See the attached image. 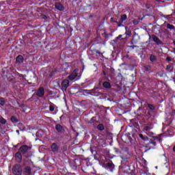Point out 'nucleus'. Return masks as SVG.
I'll return each instance as SVG.
<instances>
[{"label": "nucleus", "mask_w": 175, "mask_h": 175, "mask_svg": "<svg viewBox=\"0 0 175 175\" xmlns=\"http://www.w3.org/2000/svg\"><path fill=\"white\" fill-rule=\"evenodd\" d=\"M139 137L144 142L143 147H144L146 151L155 150V147H157V142L154 141L152 139L148 138V137L144 135L143 134H139Z\"/></svg>", "instance_id": "f257e3e1"}, {"label": "nucleus", "mask_w": 175, "mask_h": 175, "mask_svg": "<svg viewBox=\"0 0 175 175\" xmlns=\"http://www.w3.org/2000/svg\"><path fill=\"white\" fill-rule=\"evenodd\" d=\"M31 150H32V147L27 145H22L18 151L22 153V155H24L26 159L31 158L32 156V153H31Z\"/></svg>", "instance_id": "f03ea898"}, {"label": "nucleus", "mask_w": 175, "mask_h": 175, "mask_svg": "<svg viewBox=\"0 0 175 175\" xmlns=\"http://www.w3.org/2000/svg\"><path fill=\"white\" fill-rule=\"evenodd\" d=\"M77 77V79H76ZM68 80H70V81H73V80H75V79H76V80H80L81 79V74H80L79 75V69L75 68L73 72H72L70 75L68 77Z\"/></svg>", "instance_id": "7ed1b4c3"}, {"label": "nucleus", "mask_w": 175, "mask_h": 175, "mask_svg": "<svg viewBox=\"0 0 175 175\" xmlns=\"http://www.w3.org/2000/svg\"><path fill=\"white\" fill-rule=\"evenodd\" d=\"M12 174L23 175V167L20 164H16L12 167Z\"/></svg>", "instance_id": "20e7f679"}, {"label": "nucleus", "mask_w": 175, "mask_h": 175, "mask_svg": "<svg viewBox=\"0 0 175 175\" xmlns=\"http://www.w3.org/2000/svg\"><path fill=\"white\" fill-rule=\"evenodd\" d=\"M148 115H149L150 117H152L154 114H155V106L152 104L147 103V107H146Z\"/></svg>", "instance_id": "39448f33"}, {"label": "nucleus", "mask_w": 175, "mask_h": 175, "mask_svg": "<svg viewBox=\"0 0 175 175\" xmlns=\"http://www.w3.org/2000/svg\"><path fill=\"white\" fill-rule=\"evenodd\" d=\"M38 96V98H43L44 96V88H43L42 87L38 88V90L36 92V94H33L31 99H33V96Z\"/></svg>", "instance_id": "423d86ee"}, {"label": "nucleus", "mask_w": 175, "mask_h": 175, "mask_svg": "<svg viewBox=\"0 0 175 175\" xmlns=\"http://www.w3.org/2000/svg\"><path fill=\"white\" fill-rule=\"evenodd\" d=\"M55 129L57 132V133H59V135H64L65 133L66 128L60 124H57L55 125Z\"/></svg>", "instance_id": "0eeeda50"}, {"label": "nucleus", "mask_w": 175, "mask_h": 175, "mask_svg": "<svg viewBox=\"0 0 175 175\" xmlns=\"http://www.w3.org/2000/svg\"><path fill=\"white\" fill-rule=\"evenodd\" d=\"M126 20H128V16L126 14H124L120 16V19L119 21V23L118 24V27H125L123 24L124 23H125V21H126Z\"/></svg>", "instance_id": "6e6552de"}, {"label": "nucleus", "mask_w": 175, "mask_h": 175, "mask_svg": "<svg viewBox=\"0 0 175 175\" xmlns=\"http://www.w3.org/2000/svg\"><path fill=\"white\" fill-rule=\"evenodd\" d=\"M70 85V82L68 79H64L62 82V91H66L68 87Z\"/></svg>", "instance_id": "1a4fd4ad"}, {"label": "nucleus", "mask_w": 175, "mask_h": 175, "mask_svg": "<svg viewBox=\"0 0 175 175\" xmlns=\"http://www.w3.org/2000/svg\"><path fill=\"white\" fill-rule=\"evenodd\" d=\"M51 150L54 154H58L59 152V146H58V144L53 143L51 146Z\"/></svg>", "instance_id": "9d476101"}, {"label": "nucleus", "mask_w": 175, "mask_h": 175, "mask_svg": "<svg viewBox=\"0 0 175 175\" xmlns=\"http://www.w3.org/2000/svg\"><path fill=\"white\" fill-rule=\"evenodd\" d=\"M23 175H31L32 174V168L30 166H26L23 167Z\"/></svg>", "instance_id": "9b49d317"}, {"label": "nucleus", "mask_w": 175, "mask_h": 175, "mask_svg": "<svg viewBox=\"0 0 175 175\" xmlns=\"http://www.w3.org/2000/svg\"><path fill=\"white\" fill-rule=\"evenodd\" d=\"M152 39L157 46L163 44V42L161 40H159V38H158V36H157L156 35L152 34Z\"/></svg>", "instance_id": "f8f14e48"}, {"label": "nucleus", "mask_w": 175, "mask_h": 175, "mask_svg": "<svg viewBox=\"0 0 175 175\" xmlns=\"http://www.w3.org/2000/svg\"><path fill=\"white\" fill-rule=\"evenodd\" d=\"M102 90V87L99 86L98 85H95L94 89H92V93L96 95L95 96H99L100 94L98 92V91H100Z\"/></svg>", "instance_id": "ddd939ff"}, {"label": "nucleus", "mask_w": 175, "mask_h": 175, "mask_svg": "<svg viewBox=\"0 0 175 175\" xmlns=\"http://www.w3.org/2000/svg\"><path fill=\"white\" fill-rule=\"evenodd\" d=\"M90 50L91 51V53H92V54H95L96 57L97 58H100V56L102 55V53H100V51H99L98 50H96L94 48H92V46H91L90 48Z\"/></svg>", "instance_id": "4468645a"}, {"label": "nucleus", "mask_w": 175, "mask_h": 175, "mask_svg": "<svg viewBox=\"0 0 175 175\" xmlns=\"http://www.w3.org/2000/svg\"><path fill=\"white\" fill-rule=\"evenodd\" d=\"M15 159L18 163L23 161V154L19 150L15 154Z\"/></svg>", "instance_id": "2eb2a0df"}, {"label": "nucleus", "mask_w": 175, "mask_h": 175, "mask_svg": "<svg viewBox=\"0 0 175 175\" xmlns=\"http://www.w3.org/2000/svg\"><path fill=\"white\" fill-rule=\"evenodd\" d=\"M55 8L59 12H64L65 10V7H64V5H62L61 3H55Z\"/></svg>", "instance_id": "dca6fc26"}, {"label": "nucleus", "mask_w": 175, "mask_h": 175, "mask_svg": "<svg viewBox=\"0 0 175 175\" xmlns=\"http://www.w3.org/2000/svg\"><path fill=\"white\" fill-rule=\"evenodd\" d=\"M121 40H124V38H122V35H119L118 37L116 38L115 40H113L114 44H120L121 43Z\"/></svg>", "instance_id": "f3484780"}, {"label": "nucleus", "mask_w": 175, "mask_h": 175, "mask_svg": "<svg viewBox=\"0 0 175 175\" xmlns=\"http://www.w3.org/2000/svg\"><path fill=\"white\" fill-rule=\"evenodd\" d=\"M106 167L107 169L110 170V172H113V170L114 169V167H116V165H114V163H113V162L111 161L106 163Z\"/></svg>", "instance_id": "a211bd4d"}, {"label": "nucleus", "mask_w": 175, "mask_h": 175, "mask_svg": "<svg viewBox=\"0 0 175 175\" xmlns=\"http://www.w3.org/2000/svg\"><path fill=\"white\" fill-rule=\"evenodd\" d=\"M83 94H84V95H91L92 96H95L98 94H95L94 93L92 92V90H82Z\"/></svg>", "instance_id": "6ab92c4d"}, {"label": "nucleus", "mask_w": 175, "mask_h": 175, "mask_svg": "<svg viewBox=\"0 0 175 175\" xmlns=\"http://www.w3.org/2000/svg\"><path fill=\"white\" fill-rule=\"evenodd\" d=\"M88 122V124H90V125L95 126V125L98 124V122L96 121V117L93 116Z\"/></svg>", "instance_id": "aec40b11"}, {"label": "nucleus", "mask_w": 175, "mask_h": 175, "mask_svg": "<svg viewBox=\"0 0 175 175\" xmlns=\"http://www.w3.org/2000/svg\"><path fill=\"white\" fill-rule=\"evenodd\" d=\"M16 64H23L24 62V57L21 55H18L16 58Z\"/></svg>", "instance_id": "412c9836"}, {"label": "nucleus", "mask_w": 175, "mask_h": 175, "mask_svg": "<svg viewBox=\"0 0 175 175\" xmlns=\"http://www.w3.org/2000/svg\"><path fill=\"white\" fill-rule=\"evenodd\" d=\"M103 87L107 90H110V88H111V83H110V82L105 81L103 83Z\"/></svg>", "instance_id": "4be33fe9"}, {"label": "nucleus", "mask_w": 175, "mask_h": 175, "mask_svg": "<svg viewBox=\"0 0 175 175\" xmlns=\"http://www.w3.org/2000/svg\"><path fill=\"white\" fill-rule=\"evenodd\" d=\"M161 136H162V135L161 134L157 136H153L152 139L154 140V142H155V140H157L159 143H161V142H162V140L161 139Z\"/></svg>", "instance_id": "5701e85b"}, {"label": "nucleus", "mask_w": 175, "mask_h": 175, "mask_svg": "<svg viewBox=\"0 0 175 175\" xmlns=\"http://www.w3.org/2000/svg\"><path fill=\"white\" fill-rule=\"evenodd\" d=\"M151 126H152V124H148L147 126L144 127V132H148V131H151Z\"/></svg>", "instance_id": "b1692460"}, {"label": "nucleus", "mask_w": 175, "mask_h": 175, "mask_svg": "<svg viewBox=\"0 0 175 175\" xmlns=\"http://www.w3.org/2000/svg\"><path fill=\"white\" fill-rule=\"evenodd\" d=\"M150 62H157V56H155L154 55H150Z\"/></svg>", "instance_id": "393cba45"}, {"label": "nucleus", "mask_w": 175, "mask_h": 175, "mask_svg": "<svg viewBox=\"0 0 175 175\" xmlns=\"http://www.w3.org/2000/svg\"><path fill=\"white\" fill-rule=\"evenodd\" d=\"M97 129H98V131H105V125H104L103 124H102V123L98 124L97 125Z\"/></svg>", "instance_id": "a878e982"}, {"label": "nucleus", "mask_w": 175, "mask_h": 175, "mask_svg": "<svg viewBox=\"0 0 175 175\" xmlns=\"http://www.w3.org/2000/svg\"><path fill=\"white\" fill-rule=\"evenodd\" d=\"M11 122L13 124H17V122H18V119H17V118L15 116H12L11 117Z\"/></svg>", "instance_id": "bb28decb"}, {"label": "nucleus", "mask_w": 175, "mask_h": 175, "mask_svg": "<svg viewBox=\"0 0 175 175\" xmlns=\"http://www.w3.org/2000/svg\"><path fill=\"white\" fill-rule=\"evenodd\" d=\"M102 36H103V38H105V39H109V38L113 36V35H112V34H107V33L104 32V33L102 34Z\"/></svg>", "instance_id": "cd10ccee"}, {"label": "nucleus", "mask_w": 175, "mask_h": 175, "mask_svg": "<svg viewBox=\"0 0 175 175\" xmlns=\"http://www.w3.org/2000/svg\"><path fill=\"white\" fill-rule=\"evenodd\" d=\"M145 72H150L151 70V66L150 65H145L144 66Z\"/></svg>", "instance_id": "c85d7f7f"}, {"label": "nucleus", "mask_w": 175, "mask_h": 175, "mask_svg": "<svg viewBox=\"0 0 175 175\" xmlns=\"http://www.w3.org/2000/svg\"><path fill=\"white\" fill-rule=\"evenodd\" d=\"M5 103H6V100L3 97H0V105L5 106Z\"/></svg>", "instance_id": "c756f323"}, {"label": "nucleus", "mask_w": 175, "mask_h": 175, "mask_svg": "<svg viewBox=\"0 0 175 175\" xmlns=\"http://www.w3.org/2000/svg\"><path fill=\"white\" fill-rule=\"evenodd\" d=\"M167 29H170L171 31L172 30V29H174V25H171L170 23H168V24H167Z\"/></svg>", "instance_id": "7c9ffc66"}, {"label": "nucleus", "mask_w": 175, "mask_h": 175, "mask_svg": "<svg viewBox=\"0 0 175 175\" xmlns=\"http://www.w3.org/2000/svg\"><path fill=\"white\" fill-rule=\"evenodd\" d=\"M62 152H66L68 151V145L65 144L62 148Z\"/></svg>", "instance_id": "2f4dec72"}, {"label": "nucleus", "mask_w": 175, "mask_h": 175, "mask_svg": "<svg viewBox=\"0 0 175 175\" xmlns=\"http://www.w3.org/2000/svg\"><path fill=\"white\" fill-rule=\"evenodd\" d=\"M140 20H143V18H139V20L134 19V20L133 21V24L134 25H137V24H139V23H140Z\"/></svg>", "instance_id": "473e14b6"}, {"label": "nucleus", "mask_w": 175, "mask_h": 175, "mask_svg": "<svg viewBox=\"0 0 175 175\" xmlns=\"http://www.w3.org/2000/svg\"><path fill=\"white\" fill-rule=\"evenodd\" d=\"M147 83L148 84H149V85H152V84H154V81L152 80V79L149 78L147 80Z\"/></svg>", "instance_id": "72a5a7b5"}, {"label": "nucleus", "mask_w": 175, "mask_h": 175, "mask_svg": "<svg viewBox=\"0 0 175 175\" xmlns=\"http://www.w3.org/2000/svg\"><path fill=\"white\" fill-rule=\"evenodd\" d=\"M134 38H135V36H133V39L131 40V44H132V45H135V44H137V40H135Z\"/></svg>", "instance_id": "f704fd0d"}, {"label": "nucleus", "mask_w": 175, "mask_h": 175, "mask_svg": "<svg viewBox=\"0 0 175 175\" xmlns=\"http://www.w3.org/2000/svg\"><path fill=\"white\" fill-rule=\"evenodd\" d=\"M85 161H86V166H92V163L90 161V159L88 158L85 159Z\"/></svg>", "instance_id": "c9c22d12"}, {"label": "nucleus", "mask_w": 175, "mask_h": 175, "mask_svg": "<svg viewBox=\"0 0 175 175\" xmlns=\"http://www.w3.org/2000/svg\"><path fill=\"white\" fill-rule=\"evenodd\" d=\"M111 23H116L118 25L120 23V21H118L117 19L114 18H111Z\"/></svg>", "instance_id": "e433bc0d"}, {"label": "nucleus", "mask_w": 175, "mask_h": 175, "mask_svg": "<svg viewBox=\"0 0 175 175\" xmlns=\"http://www.w3.org/2000/svg\"><path fill=\"white\" fill-rule=\"evenodd\" d=\"M0 122L1 124H2V125H5V124H6V120H5V118H1V119L0 120Z\"/></svg>", "instance_id": "4c0bfd02"}, {"label": "nucleus", "mask_w": 175, "mask_h": 175, "mask_svg": "<svg viewBox=\"0 0 175 175\" xmlns=\"http://www.w3.org/2000/svg\"><path fill=\"white\" fill-rule=\"evenodd\" d=\"M113 150H114L116 154H121V152L120 151V149H118L117 148H113Z\"/></svg>", "instance_id": "58836bf2"}, {"label": "nucleus", "mask_w": 175, "mask_h": 175, "mask_svg": "<svg viewBox=\"0 0 175 175\" xmlns=\"http://www.w3.org/2000/svg\"><path fill=\"white\" fill-rule=\"evenodd\" d=\"M127 47H129V49H131V50H133L135 49H136V47H137V46L136 45H129Z\"/></svg>", "instance_id": "ea45409f"}, {"label": "nucleus", "mask_w": 175, "mask_h": 175, "mask_svg": "<svg viewBox=\"0 0 175 175\" xmlns=\"http://www.w3.org/2000/svg\"><path fill=\"white\" fill-rule=\"evenodd\" d=\"M49 110L51 111H54V110H55V107H54L53 105H50L49 106Z\"/></svg>", "instance_id": "a19ab883"}, {"label": "nucleus", "mask_w": 175, "mask_h": 175, "mask_svg": "<svg viewBox=\"0 0 175 175\" xmlns=\"http://www.w3.org/2000/svg\"><path fill=\"white\" fill-rule=\"evenodd\" d=\"M41 17L43 18V20H47V16L46 14H42Z\"/></svg>", "instance_id": "79ce46f5"}, {"label": "nucleus", "mask_w": 175, "mask_h": 175, "mask_svg": "<svg viewBox=\"0 0 175 175\" xmlns=\"http://www.w3.org/2000/svg\"><path fill=\"white\" fill-rule=\"evenodd\" d=\"M171 0H157L158 2H163V3L169 2Z\"/></svg>", "instance_id": "37998d69"}, {"label": "nucleus", "mask_w": 175, "mask_h": 175, "mask_svg": "<svg viewBox=\"0 0 175 175\" xmlns=\"http://www.w3.org/2000/svg\"><path fill=\"white\" fill-rule=\"evenodd\" d=\"M166 61H167V62H170L172 61V57H166Z\"/></svg>", "instance_id": "c03bdc74"}, {"label": "nucleus", "mask_w": 175, "mask_h": 175, "mask_svg": "<svg viewBox=\"0 0 175 175\" xmlns=\"http://www.w3.org/2000/svg\"><path fill=\"white\" fill-rule=\"evenodd\" d=\"M171 68H172V65L170 64L167 65V70H170Z\"/></svg>", "instance_id": "a18cd8bd"}, {"label": "nucleus", "mask_w": 175, "mask_h": 175, "mask_svg": "<svg viewBox=\"0 0 175 175\" xmlns=\"http://www.w3.org/2000/svg\"><path fill=\"white\" fill-rule=\"evenodd\" d=\"M150 42H151V36L150 35H149V38H148V41L146 42V44L150 43Z\"/></svg>", "instance_id": "49530a36"}, {"label": "nucleus", "mask_w": 175, "mask_h": 175, "mask_svg": "<svg viewBox=\"0 0 175 175\" xmlns=\"http://www.w3.org/2000/svg\"><path fill=\"white\" fill-rule=\"evenodd\" d=\"M121 158H122V163L123 162H125V161H126V159H128L127 158H124V157H121Z\"/></svg>", "instance_id": "de8ad7c7"}, {"label": "nucleus", "mask_w": 175, "mask_h": 175, "mask_svg": "<svg viewBox=\"0 0 175 175\" xmlns=\"http://www.w3.org/2000/svg\"><path fill=\"white\" fill-rule=\"evenodd\" d=\"M131 128H136L137 129H139V126H130Z\"/></svg>", "instance_id": "09e8293b"}, {"label": "nucleus", "mask_w": 175, "mask_h": 175, "mask_svg": "<svg viewBox=\"0 0 175 175\" xmlns=\"http://www.w3.org/2000/svg\"><path fill=\"white\" fill-rule=\"evenodd\" d=\"M172 114L173 116H175V109H173V110L172 111Z\"/></svg>", "instance_id": "8fccbe9b"}, {"label": "nucleus", "mask_w": 175, "mask_h": 175, "mask_svg": "<svg viewBox=\"0 0 175 175\" xmlns=\"http://www.w3.org/2000/svg\"><path fill=\"white\" fill-rule=\"evenodd\" d=\"M103 75H104V76H106L107 75V73H106V71L103 70Z\"/></svg>", "instance_id": "3c124183"}, {"label": "nucleus", "mask_w": 175, "mask_h": 175, "mask_svg": "<svg viewBox=\"0 0 175 175\" xmlns=\"http://www.w3.org/2000/svg\"><path fill=\"white\" fill-rule=\"evenodd\" d=\"M97 85H98V87H102V82L100 81Z\"/></svg>", "instance_id": "603ef678"}, {"label": "nucleus", "mask_w": 175, "mask_h": 175, "mask_svg": "<svg viewBox=\"0 0 175 175\" xmlns=\"http://www.w3.org/2000/svg\"><path fill=\"white\" fill-rule=\"evenodd\" d=\"M122 47H124V44H122L120 46V50H122Z\"/></svg>", "instance_id": "864d4df0"}, {"label": "nucleus", "mask_w": 175, "mask_h": 175, "mask_svg": "<svg viewBox=\"0 0 175 175\" xmlns=\"http://www.w3.org/2000/svg\"><path fill=\"white\" fill-rule=\"evenodd\" d=\"M131 170V173H133V172L135 171V167H133V169Z\"/></svg>", "instance_id": "5fc2aeb1"}, {"label": "nucleus", "mask_w": 175, "mask_h": 175, "mask_svg": "<svg viewBox=\"0 0 175 175\" xmlns=\"http://www.w3.org/2000/svg\"><path fill=\"white\" fill-rule=\"evenodd\" d=\"M126 35H128L129 36H131V31H129L128 33L126 32Z\"/></svg>", "instance_id": "6e6d98bb"}, {"label": "nucleus", "mask_w": 175, "mask_h": 175, "mask_svg": "<svg viewBox=\"0 0 175 175\" xmlns=\"http://www.w3.org/2000/svg\"><path fill=\"white\" fill-rule=\"evenodd\" d=\"M18 76L19 77H24V75L23 74H19Z\"/></svg>", "instance_id": "4d7b16f0"}, {"label": "nucleus", "mask_w": 175, "mask_h": 175, "mask_svg": "<svg viewBox=\"0 0 175 175\" xmlns=\"http://www.w3.org/2000/svg\"><path fill=\"white\" fill-rule=\"evenodd\" d=\"M172 53H174L175 54V48L172 49Z\"/></svg>", "instance_id": "13d9d810"}, {"label": "nucleus", "mask_w": 175, "mask_h": 175, "mask_svg": "<svg viewBox=\"0 0 175 175\" xmlns=\"http://www.w3.org/2000/svg\"><path fill=\"white\" fill-rule=\"evenodd\" d=\"M172 151H173L174 152H175V146L173 147Z\"/></svg>", "instance_id": "bf43d9fd"}, {"label": "nucleus", "mask_w": 175, "mask_h": 175, "mask_svg": "<svg viewBox=\"0 0 175 175\" xmlns=\"http://www.w3.org/2000/svg\"><path fill=\"white\" fill-rule=\"evenodd\" d=\"M93 17H94L93 15H90V16H89V18H92Z\"/></svg>", "instance_id": "052dcab7"}, {"label": "nucleus", "mask_w": 175, "mask_h": 175, "mask_svg": "<svg viewBox=\"0 0 175 175\" xmlns=\"http://www.w3.org/2000/svg\"><path fill=\"white\" fill-rule=\"evenodd\" d=\"M102 55L100 57V58H105V56H103V53H101Z\"/></svg>", "instance_id": "680f3d73"}, {"label": "nucleus", "mask_w": 175, "mask_h": 175, "mask_svg": "<svg viewBox=\"0 0 175 175\" xmlns=\"http://www.w3.org/2000/svg\"><path fill=\"white\" fill-rule=\"evenodd\" d=\"M16 133H18V135H20V131L16 130Z\"/></svg>", "instance_id": "e2e57ef3"}, {"label": "nucleus", "mask_w": 175, "mask_h": 175, "mask_svg": "<svg viewBox=\"0 0 175 175\" xmlns=\"http://www.w3.org/2000/svg\"><path fill=\"white\" fill-rule=\"evenodd\" d=\"M14 148H18V145H15V146H14Z\"/></svg>", "instance_id": "0e129e2a"}, {"label": "nucleus", "mask_w": 175, "mask_h": 175, "mask_svg": "<svg viewBox=\"0 0 175 175\" xmlns=\"http://www.w3.org/2000/svg\"><path fill=\"white\" fill-rule=\"evenodd\" d=\"M146 9H150V7L146 5Z\"/></svg>", "instance_id": "69168bd1"}, {"label": "nucleus", "mask_w": 175, "mask_h": 175, "mask_svg": "<svg viewBox=\"0 0 175 175\" xmlns=\"http://www.w3.org/2000/svg\"><path fill=\"white\" fill-rule=\"evenodd\" d=\"M165 32H167V29H165Z\"/></svg>", "instance_id": "338daca9"}, {"label": "nucleus", "mask_w": 175, "mask_h": 175, "mask_svg": "<svg viewBox=\"0 0 175 175\" xmlns=\"http://www.w3.org/2000/svg\"><path fill=\"white\" fill-rule=\"evenodd\" d=\"M173 43H174V46H175V41H174Z\"/></svg>", "instance_id": "774afa93"}]
</instances>
